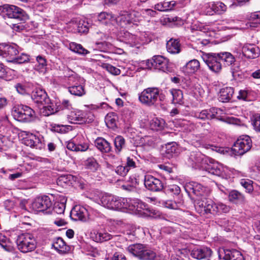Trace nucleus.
I'll use <instances>...</instances> for the list:
<instances>
[{"label":"nucleus","mask_w":260,"mask_h":260,"mask_svg":"<svg viewBox=\"0 0 260 260\" xmlns=\"http://www.w3.org/2000/svg\"><path fill=\"white\" fill-rule=\"evenodd\" d=\"M163 204L165 207L169 209H176L178 208L176 203L172 200L164 202Z\"/></svg>","instance_id":"338daca9"},{"label":"nucleus","mask_w":260,"mask_h":260,"mask_svg":"<svg viewBox=\"0 0 260 260\" xmlns=\"http://www.w3.org/2000/svg\"><path fill=\"white\" fill-rule=\"evenodd\" d=\"M167 49L171 54H178L181 51L180 44L178 39H171L166 44Z\"/></svg>","instance_id":"cd10ccee"},{"label":"nucleus","mask_w":260,"mask_h":260,"mask_svg":"<svg viewBox=\"0 0 260 260\" xmlns=\"http://www.w3.org/2000/svg\"><path fill=\"white\" fill-rule=\"evenodd\" d=\"M165 122L163 120L158 119L157 118L152 120L151 122V126L152 128L159 130L164 127Z\"/></svg>","instance_id":"6e6d98bb"},{"label":"nucleus","mask_w":260,"mask_h":260,"mask_svg":"<svg viewBox=\"0 0 260 260\" xmlns=\"http://www.w3.org/2000/svg\"><path fill=\"white\" fill-rule=\"evenodd\" d=\"M162 101L161 94L156 87H148L139 94V100L142 104L147 106L155 105L158 100Z\"/></svg>","instance_id":"f03ea898"},{"label":"nucleus","mask_w":260,"mask_h":260,"mask_svg":"<svg viewBox=\"0 0 260 260\" xmlns=\"http://www.w3.org/2000/svg\"><path fill=\"white\" fill-rule=\"evenodd\" d=\"M16 243L18 249L22 252H27L35 249L36 242L34 237L29 233H24L19 235Z\"/></svg>","instance_id":"0eeeda50"},{"label":"nucleus","mask_w":260,"mask_h":260,"mask_svg":"<svg viewBox=\"0 0 260 260\" xmlns=\"http://www.w3.org/2000/svg\"><path fill=\"white\" fill-rule=\"evenodd\" d=\"M129 198H123L114 196V202L113 205L112 210H121L122 209H127L129 207L128 202Z\"/></svg>","instance_id":"c756f323"},{"label":"nucleus","mask_w":260,"mask_h":260,"mask_svg":"<svg viewBox=\"0 0 260 260\" xmlns=\"http://www.w3.org/2000/svg\"><path fill=\"white\" fill-rule=\"evenodd\" d=\"M212 9H214L215 14H222L227 9L226 6L221 2H217L212 3Z\"/></svg>","instance_id":"de8ad7c7"},{"label":"nucleus","mask_w":260,"mask_h":260,"mask_svg":"<svg viewBox=\"0 0 260 260\" xmlns=\"http://www.w3.org/2000/svg\"><path fill=\"white\" fill-rule=\"evenodd\" d=\"M57 108H54L53 106L49 105L47 106L44 107V110L43 111V113H44L45 116H49L50 115H52L53 114H54L57 111H59V110H57Z\"/></svg>","instance_id":"052dcab7"},{"label":"nucleus","mask_w":260,"mask_h":260,"mask_svg":"<svg viewBox=\"0 0 260 260\" xmlns=\"http://www.w3.org/2000/svg\"><path fill=\"white\" fill-rule=\"evenodd\" d=\"M207 197L195 199V209L197 212L201 215L212 214L214 211L215 203L212 200L207 198Z\"/></svg>","instance_id":"1a4fd4ad"},{"label":"nucleus","mask_w":260,"mask_h":260,"mask_svg":"<svg viewBox=\"0 0 260 260\" xmlns=\"http://www.w3.org/2000/svg\"><path fill=\"white\" fill-rule=\"evenodd\" d=\"M212 215H216L222 213H228L230 210V207L222 203H214Z\"/></svg>","instance_id":"37998d69"},{"label":"nucleus","mask_w":260,"mask_h":260,"mask_svg":"<svg viewBox=\"0 0 260 260\" xmlns=\"http://www.w3.org/2000/svg\"><path fill=\"white\" fill-rule=\"evenodd\" d=\"M138 13L140 14V22L142 21L144 18H147L148 17L154 16L156 14V12L151 9H142Z\"/></svg>","instance_id":"864d4df0"},{"label":"nucleus","mask_w":260,"mask_h":260,"mask_svg":"<svg viewBox=\"0 0 260 260\" xmlns=\"http://www.w3.org/2000/svg\"><path fill=\"white\" fill-rule=\"evenodd\" d=\"M67 199L64 197H60V201H56L54 205L53 211L58 214L64 213L66 209Z\"/></svg>","instance_id":"58836bf2"},{"label":"nucleus","mask_w":260,"mask_h":260,"mask_svg":"<svg viewBox=\"0 0 260 260\" xmlns=\"http://www.w3.org/2000/svg\"><path fill=\"white\" fill-rule=\"evenodd\" d=\"M165 189L166 192L172 193L174 194H178L180 192V187L175 184L169 185Z\"/></svg>","instance_id":"bf43d9fd"},{"label":"nucleus","mask_w":260,"mask_h":260,"mask_svg":"<svg viewBox=\"0 0 260 260\" xmlns=\"http://www.w3.org/2000/svg\"><path fill=\"white\" fill-rule=\"evenodd\" d=\"M221 61H222L224 66H231L233 64L235 61V57L230 52H224L219 53Z\"/></svg>","instance_id":"e433bc0d"},{"label":"nucleus","mask_w":260,"mask_h":260,"mask_svg":"<svg viewBox=\"0 0 260 260\" xmlns=\"http://www.w3.org/2000/svg\"><path fill=\"white\" fill-rule=\"evenodd\" d=\"M70 216L74 220L86 221L89 218V213L85 207L76 206L71 211Z\"/></svg>","instance_id":"a211bd4d"},{"label":"nucleus","mask_w":260,"mask_h":260,"mask_svg":"<svg viewBox=\"0 0 260 260\" xmlns=\"http://www.w3.org/2000/svg\"><path fill=\"white\" fill-rule=\"evenodd\" d=\"M185 189L189 194L195 196L193 197L194 200L196 198L209 196L211 192L209 188L196 182L187 183L185 186Z\"/></svg>","instance_id":"6e6552de"},{"label":"nucleus","mask_w":260,"mask_h":260,"mask_svg":"<svg viewBox=\"0 0 260 260\" xmlns=\"http://www.w3.org/2000/svg\"><path fill=\"white\" fill-rule=\"evenodd\" d=\"M135 157L131 158V157H127L126 158V161L125 166L127 168V169L129 171L131 169H134L137 167L136 162L135 161Z\"/></svg>","instance_id":"69168bd1"},{"label":"nucleus","mask_w":260,"mask_h":260,"mask_svg":"<svg viewBox=\"0 0 260 260\" xmlns=\"http://www.w3.org/2000/svg\"><path fill=\"white\" fill-rule=\"evenodd\" d=\"M243 55L248 59H255L260 54V49L254 44L245 43L242 47Z\"/></svg>","instance_id":"6ab92c4d"},{"label":"nucleus","mask_w":260,"mask_h":260,"mask_svg":"<svg viewBox=\"0 0 260 260\" xmlns=\"http://www.w3.org/2000/svg\"><path fill=\"white\" fill-rule=\"evenodd\" d=\"M84 166L86 169L95 172L99 168V165L93 157H89L84 161Z\"/></svg>","instance_id":"a19ab883"},{"label":"nucleus","mask_w":260,"mask_h":260,"mask_svg":"<svg viewBox=\"0 0 260 260\" xmlns=\"http://www.w3.org/2000/svg\"><path fill=\"white\" fill-rule=\"evenodd\" d=\"M252 124L256 131L260 132V115H257L253 117L252 120Z\"/></svg>","instance_id":"680f3d73"},{"label":"nucleus","mask_w":260,"mask_h":260,"mask_svg":"<svg viewBox=\"0 0 260 260\" xmlns=\"http://www.w3.org/2000/svg\"><path fill=\"white\" fill-rule=\"evenodd\" d=\"M98 19L101 23L107 24L111 21L116 20V18L111 13L103 12L98 15Z\"/></svg>","instance_id":"ea45409f"},{"label":"nucleus","mask_w":260,"mask_h":260,"mask_svg":"<svg viewBox=\"0 0 260 260\" xmlns=\"http://www.w3.org/2000/svg\"><path fill=\"white\" fill-rule=\"evenodd\" d=\"M241 185L246 189L248 193L252 192L253 190L252 181L248 179H242L240 181Z\"/></svg>","instance_id":"5fc2aeb1"},{"label":"nucleus","mask_w":260,"mask_h":260,"mask_svg":"<svg viewBox=\"0 0 260 260\" xmlns=\"http://www.w3.org/2000/svg\"><path fill=\"white\" fill-rule=\"evenodd\" d=\"M96 148L103 153H108L111 151V146L109 142L105 139L99 137L95 141Z\"/></svg>","instance_id":"c85d7f7f"},{"label":"nucleus","mask_w":260,"mask_h":260,"mask_svg":"<svg viewBox=\"0 0 260 260\" xmlns=\"http://www.w3.org/2000/svg\"><path fill=\"white\" fill-rule=\"evenodd\" d=\"M52 206L50 199L46 196L42 197H38L31 203L30 208L35 213L44 212L49 213L50 210Z\"/></svg>","instance_id":"ddd939ff"},{"label":"nucleus","mask_w":260,"mask_h":260,"mask_svg":"<svg viewBox=\"0 0 260 260\" xmlns=\"http://www.w3.org/2000/svg\"><path fill=\"white\" fill-rule=\"evenodd\" d=\"M244 196L240 192L236 190L231 191L229 194V200L230 202L237 204L244 201Z\"/></svg>","instance_id":"4c0bfd02"},{"label":"nucleus","mask_w":260,"mask_h":260,"mask_svg":"<svg viewBox=\"0 0 260 260\" xmlns=\"http://www.w3.org/2000/svg\"><path fill=\"white\" fill-rule=\"evenodd\" d=\"M128 171L129 170L125 166V165L118 166V167H117L115 170L116 173L121 176H125L127 174Z\"/></svg>","instance_id":"e2e57ef3"},{"label":"nucleus","mask_w":260,"mask_h":260,"mask_svg":"<svg viewBox=\"0 0 260 260\" xmlns=\"http://www.w3.org/2000/svg\"><path fill=\"white\" fill-rule=\"evenodd\" d=\"M90 23L86 19L80 20L77 24V30L79 32L84 33L88 31Z\"/></svg>","instance_id":"09e8293b"},{"label":"nucleus","mask_w":260,"mask_h":260,"mask_svg":"<svg viewBox=\"0 0 260 260\" xmlns=\"http://www.w3.org/2000/svg\"><path fill=\"white\" fill-rule=\"evenodd\" d=\"M144 184L148 189L153 191H161L164 188L161 180L149 175L145 176Z\"/></svg>","instance_id":"dca6fc26"},{"label":"nucleus","mask_w":260,"mask_h":260,"mask_svg":"<svg viewBox=\"0 0 260 260\" xmlns=\"http://www.w3.org/2000/svg\"><path fill=\"white\" fill-rule=\"evenodd\" d=\"M0 14L3 17H7L19 21H25L28 18L24 11L14 5H4L0 6Z\"/></svg>","instance_id":"7ed1b4c3"},{"label":"nucleus","mask_w":260,"mask_h":260,"mask_svg":"<svg viewBox=\"0 0 260 260\" xmlns=\"http://www.w3.org/2000/svg\"><path fill=\"white\" fill-rule=\"evenodd\" d=\"M93 201L108 209H112L114 201V196L106 193H95L92 197Z\"/></svg>","instance_id":"4468645a"},{"label":"nucleus","mask_w":260,"mask_h":260,"mask_svg":"<svg viewBox=\"0 0 260 260\" xmlns=\"http://www.w3.org/2000/svg\"><path fill=\"white\" fill-rule=\"evenodd\" d=\"M203 169L213 175L221 177L225 175V168L221 164L213 160H210L209 163L205 164Z\"/></svg>","instance_id":"2eb2a0df"},{"label":"nucleus","mask_w":260,"mask_h":260,"mask_svg":"<svg viewBox=\"0 0 260 260\" xmlns=\"http://www.w3.org/2000/svg\"><path fill=\"white\" fill-rule=\"evenodd\" d=\"M220 260H244L241 253L235 249H223L219 252Z\"/></svg>","instance_id":"aec40b11"},{"label":"nucleus","mask_w":260,"mask_h":260,"mask_svg":"<svg viewBox=\"0 0 260 260\" xmlns=\"http://www.w3.org/2000/svg\"><path fill=\"white\" fill-rule=\"evenodd\" d=\"M70 93L76 96H81L85 94V90L82 85H73L69 87Z\"/></svg>","instance_id":"c03bdc74"},{"label":"nucleus","mask_w":260,"mask_h":260,"mask_svg":"<svg viewBox=\"0 0 260 260\" xmlns=\"http://www.w3.org/2000/svg\"><path fill=\"white\" fill-rule=\"evenodd\" d=\"M79 113V112H78ZM69 118L71 120V122L73 123H79L82 124L83 123L90 122L92 121L93 117H92L91 118L87 120L85 117H83L82 116H81L80 114L75 113L74 112H72L71 114L69 116Z\"/></svg>","instance_id":"c9c22d12"},{"label":"nucleus","mask_w":260,"mask_h":260,"mask_svg":"<svg viewBox=\"0 0 260 260\" xmlns=\"http://www.w3.org/2000/svg\"><path fill=\"white\" fill-rule=\"evenodd\" d=\"M105 122L109 127H113L116 126V119L113 114H108L105 117Z\"/></svg>","instance_id":"4d7b16f0"},{"label":"nucleus","mask_w":260,"mask_h":260,"mask_svg":"<svg viewBox=\"0 0 260 260\" xmlns=\"http://www.w3.org/2000/svg\"><path fill=\"white\" fill-rule=\"evenodd\" d=\"M189 161L192 165L203 168L206 162V158L203 154L199 151L190 152L189 156Z\"/></svg>","instance_id":"412c9836"},{"label":"nucleus","mask_w":260,"mask_h":260,"mask_svg":"<svg viewBox=\"0 0 260 260\" xmlns=\"http://www.w3.org/2000/svg\"><path fill=\"white\" fill-rule=\"evenodd\" d=\"M204 61L213 72L218 73L222 69V65L219 53H205L202 56Z\"/></svg>","instance_id":"9b49d317"},{"label":"nucleus","mask_w":260,"mask_h":260,"mask_svg":"<svg viewBox=\"0 0 260 260\" xmlns=\"http://www.w3.org/2000/svg\"><path fill=\"white\" fill-rule=\"evenodd\" d=\"M69 49L72 52L82 55H86L89 53L81 44L75 42H71L69 45Z\"/></svg>","instance_id":"72a5a7b5"},{"label":"nucleus","mask_w":260,"mask_h":260,"mask_svg":"<svg viewBox=\"0 0 260 260\" xmlns=\"http://www.w3.org/2000/svg\"><path fill=\"white\" fill-rule=\"evenodd\" d=\"M92 237L97 242H103L111 240L112 235L105 232H97L92 234Z\"/></svg>","instance_id":"f704fd0d"},{"label":"nucleus","mask_w":260,"mask_h":260,"mask_svg":"<svg viewBox=\"0 0 260 260\" xmlns=\"http://www.w3.org/2000/svg\"><path fill=\"white\" fill-rule=\"evenodd\" d=\"M12 115L15 119L23 122H31L35 118V111L28 106L22 105L15 107Z\"/></svg>","instance_id":"20e7f679"},{"label":"nucleus","mask_w":260,"mask_h":260,"mask_svg":"<svg viewBox=\"0 0 260 260\" xmlns=\"http://www.w3.org/2000/svg\"><path fill=\"white\" fill-rule=\"evenodd\" d=\"M200 64L197 59L189 61L185 66L182 68L183 72L186 75L194 74L199 69Z\"/></svg>","instance_id":"393cba45"},{"label":"nucleus","mask_w":260,"mask_h":260,"mask_svg":"<svg viewBox=\"0 0 260 260\" xmlns=\"http://www.w3.org/2000/svg\"><path fill=\"white\" fill-rule=\"evenodd\" d=\"M128 210L136 213L140 214H146L152 217H156L159 215V213L155 210L151 209L145 204L138 199H129Z\"/></svg>","instance_id":"39448f33"},{"label":"nucleus","mask_w":260,"mask_h":260,"mask_svg":"<svg viewBox=\"0 0 260 260\" xmlns=\"http://www.w3.org/2000/svg\"><path fill=\"white\" fill-rule=\"evenodd\" d=\"M260 24V16L256 14H252L250 16L249 21L246 24L245 28L256 27Z\"/></svg>","instance_id":"49530a36"},{"label":"nucleus","mask_w":260,"mask_h":260,"mask_svg":"<svg viewBox=\"0 0 260 260\" xmlns=\"http://www.w3.org/2000/svg\"><path fill=\"white\" fill-rule=\"evenodd\" d=\"M234 93V90L233 87H224L219 92L218 100L223 103L228 102L231 100Z\"/></svg>","instance_id":"a878e982"},{"label":"nucleus","mask_w":260,"mask_h":260,"mask_svg":"<svg viewBox=\"0 0 260 260\" xmlns=\"http://www.w3.org/2000/svg\"><path fill=\"white\" fill-rule=\"evenodd\" d=\"M169 91L172 96V103L179 105L183 104V95L182 90L177 89H171Z\"/></svg>","instance_id":"473e14b6"},{"label":"nucleus","mask_w":260,"mask_h":260,"mask_svg":"<svg viewBox=\"0 0 260 260\" xmlns=\"http://www.w3.org/2000/svg\"><path fill=\"white\" fill-rule=\"evenodd\" d=\"M111 260H126V258L122 253L116 252L113 255Z\"/></svg>","instance_id":"774afa93"},{"label":"nucleus","mask_w":260,"mask_h":260,"mask_svg":"<svg viewBox=\"0 0 260 260\" xmlns=\"http://www.w3.org/2000/svg\"><path fill=\"white\" fill-rule=\"evenodd\" d=\"M140 14L138 11H120L117 20L122 27H129L132 25H138L140 22Z\"/></svg>","instance_id":"423d86ee"},{"label":"nucleus","mask_w":260,"mask_h":260,"mask_svg":"<svg viewBox=\"0 0 260 260\" xmlns=\"http://www.w3.org/2000/svg\"><path fill=\"white\" fill-rule=\"evenodd\" d=\"M176 5V2L174 1H166L156 4L154 9L159 11H168L173 10Z\"/></svg>","instance_id":"2f4dec72"},{"label":"nucleus","mask_w":260,"mask_h":260,"mask_svg":"<svg viewBox=\"0 0 260 260\" xmlns=\"http://www.w3.org/2000/svg\"><path fill=\"white\" fill-rule=\"evenodd\" d=\"M218 109L212 108L210 109L203 110L201 112H196L194 116L202 120L209 119L216 117Z\"/></svg>","instance_id":"b1692460"},{"label":"nucleus","mask_w":260,"mask_h":260,"mask_svg":"<svg viewBox=\"0 0 260 260\" xmlns=\"http://www.w3.org/2000/svg\"><path fill=\"white\" fill-rule=\"evenodd\" d=\"M146 65L150 69H156L164 72L170 71L168 59L161 55H155L152 58L148 59Z\"/></svg>","instance_id":"f8f14e48"},{"label":"nucleus","mask_w":260,"mask_h":260,"mask_svg":"<svg viewBox=\"0 0 260 260\" xmlns=\"http://www.w3.org/2000/svg\"><path fill=\"white\" fill-rule=\"evenodd\" d=\"M250 93L248 90H240L239 91V95L237 96V98L239 100H242L243 101H250Z\"/></svg>","instance_id":"13d9d810"},{"label":"nucleus","mask_w":260,"mask_h":260,"mask_svg":"<svg viewBox=\"0 0 260 260\" xmlns=\"http://www.w3.org/2000/svg\"><path fill=\"white\" fill-rule=\"evenodd\" d=\"M123 37L124 41L132 46L135 45L137 42H138V38L137 37L129 32L126 31L124 32Z\"/></svg>","instance_id":"3c124183"},{"label":"nucleus","mask_w":260,"mask_h":260,"mask_svg":"<svg viewBox=\"0 0 260 260\" xmlns=\"http://www.w3.org/2000/svg\"><path fill=\"white\" fill-rule=\"evenodd\" d=\"M1 51L4 53L2 55L5 57H9L11 60H13L18 53L17 46L15 44L6 45Z\"/></svg>","instance_id":"bb28decb"},{"label":"nucleus","mask_w":260,"mask_h":260,"mask_svg":"<svg viewBox=\"0 0 260 260\" xmlns=\"http://www.w3.org/2000/svg\"><path fill=\"white\" fill-rule=\"evenodd\" d=\"M126 250L139 260H157V254L147 245L135 243L128 245Z\"/></svg>","instance_id":"f257e3e1"},{"label":"nucleus","mask_w":260,"mask_h":260,"mask_svg":"<svg viewBox=\"0 0 260 260\" xmlns=\"http://www.w3.org/2000/svg\"><path fill=\"white\" fill-rule=\"evenodd\" d=\"M37 64L35 66V69L39 72H44L46 69L47 61L44 57L39 55L36 57Z\"/></svg>","instance_id":"79ce46f5"},{"label":"nucleus","mask_w":260,"mask_h":260,"mask_svg":"<svg viewBox=\"0 0 260 260\" xmlns=\"http://www.w3.org/2000/svg\"><path fill=\"white\" fill-rule=\"evenodd\" d=\"M166 156L170 158L177 152V147L175 142H171L166 145Z\"/></svg>","instance_id":"a18cd8bd"},{"label":"nucleus","mask_w":260,"mask_h":260,"mask_svg":"<svg viewBox=\"0 0 260 260\" xmlns=\"http://www.w3.org/2000/svg\"><path fill=\"white\" fill-rule=\"evenodd\" d=\"M23 141L25 145L36 149H41L43 146L39 138L32 134H27Z\"/></svg>","instance_id":"4be33fe9"},{"label":"nucleus","mask_w":260,"mask_h":260,"mask_svg":"<svg viewBox=\"0 0 260 260\" xmlns=\"http://www.w3.org/2000/svg\"><path fill=\"white\" fill-rule=\"evenodd\" d=\"M114 145L116 152H119L125 146V140L120 136L116 137L114 140Z\"/></svg>","instance_id":"603ef678"},{"label":"nucleus","mask_w":260,"mask_h":260,"mask_svg":"<svg viewBox=\"0 0 260 260\" xmlns=\"http://www.w3.org/2000/svg\"><path fill=\"white\" fill-rule=\"evenodd\" d=\"M31 99L34 102L38 104L43 105L49 101L47 93L44 90L36 89L31 93Z\"/></svg>","instance_id":"5701e85b"},{"label":"nucleus","mask_w":260,"mask_h":260,"mask_svg":"<svg viewBox=\"0 0 260 260\" xmlns=\"http://www.w3.org/2000/svg\"><path fill=\"white\" fill-rule=\"evenodd\" d=\"M52 246L60 253H66L70 250L69 246L66 244L62 238L60 237L56 238Z\"/></svg>","instance_id":"7c9ffc66"},{"label":"nucleus","mask_w":260,"mask_h":260,"mask_svg":"<svg viewBox=\"0 0 260 260\" xmlns=\"http://www.w3.org/2000/svg\"><path fill=\"white\" fill-rule=\"evenodd\" d=\"M252 142L248 136L240 137L235 142L232 151L236 155H242L248 151L251 148Z\"/></svg>","instance_id":"9d476101"},{"label":"nucleus","mask_w":260,"mask_h":260,"mask_svg":"<svg viewBox=\"0 0 260 260\" xmlns=\"http://www.w3.org/2000/svg\"><path fill=\"white\" fill-rule=\"evenodd\" d=\"M104 67L112 74L118 75L120 73V70L110 64H105Z\"/></svg>","instance_id":"0e129e2a"},{"label":"nucleus","mask_w":260,"mask_h":260,"mask_svg":"<svg viewBox=\"0 0 260 260\" xmlns=\"http://www.w3.org/2000/svg\"><path fill=\"white\" fill-rule=\"evenodd\" d=\"M29 56L25 53H21L20 55L16 56L13 60H10L9 61L14 63H24L29 61Z\"/></svg>","instance_id":"8fccbe9b"},{"label":"nucleus","mask_w":260,"mask_h":260,"mask_svg":"<svg viewBox=\"0 0 260 260\" xmlns=\"http://www.w3.org/2000/svg\"><path fill=\"white\" fill-rule=\"evenodd\" d=\"M212 254V251L210 248L204 246H196L190 252V255L197 259H209Z\"/></svg>","instance_id":"f3484780"}]
</instances>
